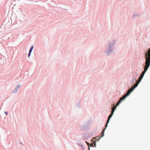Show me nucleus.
<instances>
[{
  "label": "nucleus",
  "instance_id": "obj_1",
  "mask_svg": "<svg viewBox=\"0 0 150 150\" xmlns=\"http://www.w3.org/2000/svg\"><path fill=\"white\" fill-rule=\"evenodd\" d=\"M145 63L146 65L144 67V70L140 76L142 78L143 77L145 73L147 70L148 68H149L150 66V60H149L148 59H146V61Z\"/></svg>",
  "mask_w": 150,
  "mask_h": 150
},
{
  "label": "nucleus",
  "instance_id": "obj_2",
  "mask_svg": "<svg viewBox=\"0 0 150 150\" xmlns=\"http://www.w3.org/2000/svg\"><path fill=\"white\" fill-rule=\"evenodd\" d=\"M117 105H117V104H116V105L115 106L112 108V111L111 113L109 115V116L108 120H107V123H106V125L105 126L106 127L107 126L108 124L109 123L110 118L112 116V115H113V113H114V112L115 110V109L116 108V107Z\"/></svg>",
  "mask_w": 150,
  "mask_h": 150
},
{
  "label": "nucleus",
  "instance_id": "obj_3",
  "mask_svg": "<svg viewBox=\"0 0 150 150\" xmlns=\"http://www.w3.org/2000/svg\"><path fill=\"white\" fill-rule=\"evenodd\" d=\"M130 93L128 91L120 99L118 103H117V105H118L121 101L124 100L127 96L129 95Z\"/></svg>",
  "mask_w": 150,
  "mask_h": 150
},
{
  "label": "nucleus",
  "instance_id": "obj_4",
  "mask_svg": "<svg viewBox=\"0 0 150 150\" xmlns=\"http://www.w3.org/2000/svg\"><path fill=\"white\" fill-rule=\"evenodd\" d=\"M145 57L146 59H147L150 60V48L148 52L145 53Z\"/></svg>",
  "mask_w": 150,
  "mask_h": 150
},
{
  "label": "nucleus",
  "instance_id": "obj_5",
  "mask_svg": "<svg viewBox=\"0 0 150 150\" xmlns=\"http://www.w3.org/2000/svg\"><path fill=\"white\" fill-rule=\"evenodd\" d=\"M94 140H95V138H93L91 140V141H93V144H92V145L90 144L89 143H87L88 146H89V145H90V146H93L94 147H95L96 146V142H95V141H94ZM89 150H90L89 147Z\"/></svg>",
  "mask_w": 150,
  "mask_h": 150
},
{
  "label": "nucleus",
  "instance_id": "obj_6",
  "mask_svg": "<svg viewBox=\"0 0 150 150\" xmlns=\"http://www.w3.org/2000/svg\"><path fill=\"white\" fill-rule=\"evenodd\" d=\"M139 83L137 81L136 83L134 84V86L133 87H132L131 89L128 90V91L131 93L134 89L137 86Z\"/></svg>",
  "mask_w": 150,
  "mask_h": 150
},
{
  "label": "nucleus",
  "instance_id": "obj_7",
  "mask_svg": "<svg viewBox=\"0 0 150 150\" xmlns=\"http://www.w3.org/2000/svg\"><path fill=\"white\" fill-rule=\"evenodd\" d=\"M105 129H104L101 132V137H103L104 136V131L105 130Z\"/></svg>",
  "mask_w": 150,
  "mask_h": 150
},
{
  "label": "nucleus",
  "instance_id": "obj_8",
  "mask_svg": "<svg viewBox=\"0 0 150 150\" xmlns=\"http://www.w3.org/2000/svg\"><path fill=\"white\" fill-rule=\"evenodd\" d=\"M142 78V77L140 76V77L139 78V79L137 81V82L139 83L141 81Z\"/></svg>",
  "mask_w": 150,
  "mask_h": 150
},
{
  "label": "nucleus",
  "instance_id": "obj_9",
  "mask_svg": "<svg viewBox=\"0 0 150 150\" xmlns=\"http://www.w3.org/2000/svg\"><path fill=\"white\" fill-rule=\"evenodd\" d=\"M142 78V77L140 76V77L139 78V79L137 81V82L139 83L141 81Z\"/></svg>",
  "mask_w": 150,
  "mask_h": 150
},
{
  "label": "nucleus",
  "instance_id": "obj_10",
  "mask_svg": "<svg viewBox=\"0 0 150 150\" xmlns=\"http://www.w3.org/2000/svg\"><path fill=\"white\" fill-rule=\"evenodd\" d=\"M33 46L32 45L30 49V50H29V52H30V53H31V52H32L33 49Z\"/></svg>",
  "mask_w": 150,
  "mask_h": 150
},
{
  "label": "nucleus",
  "instance_id": "obj_11",
  "mask_svg": "<svg viewBox=\"0 0 150 150\" xmlns=\"http://www.w3.org/2000/svg\"><path fill=\"white\" fill-rule=\"evenodd\" d=\"M5 114H6V115H7V114H8L7 112H5Z\"/></svg>",
  "mask_w": 150,
  "mask_h": 150
},
{
  "label": "nucleus",
  "instance_id": "obj_12",
  "mask_svg": "<svg viewBox=\"0 0 150 150\" xmlns=\"http://www.w3.org/2000/svg\"><path fill=\"white\" fill-rule=\"evenodd\" d=\"M30 53H30V52H29V53L28 54V57H30Z\"/></svg>",
  "mask_w": 150,
  "mask_h": 150
}]
</instances>
